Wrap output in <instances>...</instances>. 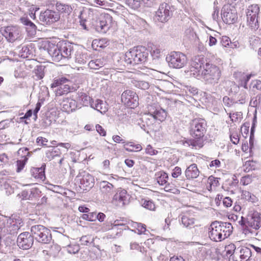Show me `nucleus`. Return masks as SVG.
<instances>
[{
    "mask_svg": "<svg viewBox=\"0 0 261 261\" xmlns=\"http://www.w3.org/2000/svg\"><path fill=\"white\" fill-rule=\"evenodd\" d=\"M158 183L161 186L166 185L168 179V175L167 173L161 171L155 174Z\"/></svg>",
    "mask_w": 261,
    "mask_h": 261,
    "instance_id": "c9c22d12",
    "label": "nucleus"
},
{
    "mask_svg": "<svg viewBox=\"0 0 261 261\" xmlns=\"http://www.w3.org/2000/svg\"><path fill=\"white\" fill-rule=\"evenodd\" d=\"M61 250V247L58 244H53L47 250L42 251L43 255L44 256L45 259L50 261L51 258H55L58 256Z\"/></svg>",
    "mask_w": 261,
    "mask_h": 261,
    "instance_id": "412c9836",
    "label": "nucleus"
},
{
    "mask_svg": "<svg viewBox=\"0 0 261 261\" xmlns=\"http://www.w3.org/2000/svg\"><path fill=\"white\" fill-rule=\"evenodd\" d=\"M125 4L134 10H137L141 6V2L137 0H125Z\"/></svg>",
    "mask_w": 261,
    "mask_h": 261,
    "instance_id": "de8ad7c7",
    "label": "nucleus"
},
{
    "mask_svg": "<svg viewBox=\"0 0 261 261\" xmlns=\"http://www.w3.org/2000/svg\"><path fill=\"white\" fill-rule=\"evenodd\" d=\"M47 52L55 62H59L63 59L58 44L49 46L47 48Z\"/></svg>",
    "mask_w": 261,
    "mask_h": 261,
    "instance_id": "393cba45",
    "label": "nucleus"
},
{
    "mask_svg": "<svg viewBox=\"0 0 261 261\" xmlns=\"http://www.w3.org/2000/svg\"><path fill=\"white\" fill-rule=\"evenodd\" d=\"M240 249L242 254L241 259H237V261H246L249 259L252 254L251 250L246 247H243Z\"/></svg>",
    "mask_w": 261,
    "mask_h": 261,
    "instance_id": "a19ab883",
    "label": "nucleus"
},
{
    "mask_svg": "<svg viewBox=\"0 0 261 261\" xmlns=\"http://www.w3.org/2000/svg\"><path fill=\"white\" fill-rule=\"evenodd\" d=\"M129 195L125 190H117L109 201L113 205L118 207H123L129 203Z\"/></svg>",
    "mask_w": 261,
    "mask_h": 261,
    "instance_id": "ddd939ff",
    "label": "nucleus"
},
{
    "mask_svg": "<svg viewBox=\"0 0 261 261\" xmlns=\"http://www.w3.org/2000/svg\"><path fill=\"white\" fill-rule=\"evenodd\" d=\"M112 18L110 15L107 14L96 20L92 25L96 31L105 34L111 27Z\"/></svg>",
    "mask_w": 261,
    "mask_h": 261,
    "instance_id": "f8f14e48",
    "label": "nucleus"
},
{
    "mask_svg": "<svg viewBox=\"0 0 261 261\" xmlns=\"http://www.w3.org/2000/svg\"><path fill=\"white\" fill-rule=\"evenodd\" d=\"M107 63V59L105 57H100L89 62V66L92 69H97L104 66Z\"/></svg>",
    "mask_w": 261,
    "mask_h": 261,
    "instance_id": "2f4dec72",
    "label": "nucleus"
},
{
    "mask_svg": "<svg viewBox=\"0 0 261 261\" xmlns=\"http://www.w3.org/2000/svg\"><path fill=\"white\" fill-rule=\"evenodd\" d=\"M75 61L80 64H85L86 62V57L84 55L77 54L75 55Z\"/></svg>",
    "mask_w": 261,
    "mask_h": 261,
    "instance_id": "774afa93",
    "label": "nucleus"
},
{
    "mask_svg": "<svg viewBox=\"0 0 261 261\" xmlns=\"http://www.w3.org/2000/svg\"><path fill=\"white\" fill-rule=\"evenodd\" d=\"M207 123L204 119L195 118L190 123V133L193 139L185 140L183 144L192 148L203 146L204 136L206 132Z\"/></svg>",
    "mask_w": 261,
    "mask_h": 261,
    "instance_id": "f257e3e1",
    "label": "nucleus"
},
{
    "mask_svg": "<svg viewBox=\"0 0 261 261\" xmlns=\"http://www.w3.org/2000/svg\"><path fill=\"white\" fill-rule=\"evenodd\" d=\"M78 107L77 103L75 100L72 99H67L63 101V111L69 113L75 110Z\"/></svg>",
    "mask_w": 261,
    "mask_h": 261,
    "instance_id": "c85d7f7f",
    "label": "nucleus"
},
{
    "mask_svg": "<svg viewBox=\"0 0 261 261\" xmlns=\"http://www.w3.org/2000/svg\"><path fill=\"white\" fill-rule=\"evenodd\" d=\"M34 238L32 233L24 232L20 233L17 240V243L20 248L27 250L30 248L33 244Z\"/></svg>",
    "mask_w": 261,
    "mask_h": 261,
    "instance_id": "dca6fc26",
    "label": "nucleus"
},
{
    "mask_svg": "<svg viewBox=\"0 0 261 261\" xmlns=\"http://www.w3.org/2000/svg\"><path fill=\"white\" fill-rule=\"evenodd\" d=\"M87 214H84L81 216V218L89 221H94L96 220V213L91 212L87 213Z\"/></svg>",
    "mask_w": 261,
    "mask_h": 261,
    "instance_id": "4d7b16f0",
    "label": "nucleus"
},
{
    "mask_svg": "<svg viewBox=\"0 0 261 261\" xmlns=\"http://www.w3.org/2000/svg\"><path fill=\"white\" fill-rule=\"evenodd\" d=\"M259 12V7L257 4H253L249 6L246 12L247 16H258Z\"/></svg>",
    "mask_w": 261,
    "mask_h": 261,
    "instance_id": "ea45409f",
    "label": "nucleus"
},
{
    "mask_svg": "<svg viewBox=\"0 0 261 261\" xmlns=\"http://www.w3.org/2000/svg\"><path fill=\"white\" fill-rule=\"evenodd\" d=\"M18 154L21 156V159H23L24 157H28L31 156V153L29 151V149L27 147L21 148L17 151Z\"/></svg>",
    "mask_w": 261,
    "mask_h": 261,
    "instance_id": "bf43d9fd",
    "label": "nucleus"
},
{
    "mask_svg": "<svg viewBox=\"0 0 261 261\" xmlns=\"http://www.w3.org/2000/svg\"><path fill=\"white\" fill-rule=\"evenodd\" d=\"M241 225L243 226V233L245 234L252 233L253 229L257 230L261 226L260 214L256 211L250 212L246 218L241 217V220L239 221Z\"/></svg>",
    "mask_w": 261,
    "mask_h": 261,
    "instance_id": "20e7f679",
    "label": "nucleus"
},
{
    "mask_svg": "<svg viewBox=\"0 0 261 261\" xmlns=\"http://www.w3.org/2000/svg\"><path fill=\"white\" fill-rule=\"evenodd\" d=\"M142 205L146 209L151 211H154L155 208L154 204L150 200H145L143 203Z\"/></svg>",
    "mask_w": 261,
    "mask_h": 261,
    "instance_id": "0e129e2a",
    "label": "nucleus"
},
{
    "mask_svg": "<svg viewBox=\"0 0 261 261\" xmlns=\"http://www.w3.org/2000/svg\"><path fill=\"white\" fill-rule=\"evenodd\" d=\"M148 57V51L140 46L130 49L125 54L124 61L127 64L137 65L146 62Z\"/></svg>",
    "mask_w": 261,
    "mask_h": 261,
    "instance_id": "f03ea898",
    "label": "nucleus"
},
{
    "mask_svg": "<svg viewBox=\"0 0 261 261\" xmlns=\"http://www.w3.org/2000/svg\"><path fill=\"white\" fill-rule=\"evenodd\" d=\"M58 45L62 54V58L67 59L70 58L72 54L73 53V45L68 42H65L58 43Z\"/></svg>",
    "mask_w": 261,
    "mask_h": 261,
    "instance_id": "4be33fe9",
    "label": "nucleus"
},
{
    "mask_svg": "<svg viewBox=\"0 0 261 261\" xmlns=\"http://www.w3.org/2000/svg\"><path fill=\"white\" fill-rule=\"evenodd\" d=\"M118 220H116L114 221V223L113 224L111 223L110 225L109 224L108 227H107L105 229H112L113 230L116 229L117 231L116 232L115 237L116 236H120L121 234V233L123 230L122 228H119V227H124L125 225L123 224H119Z\"/></svg>",
    "mask_w": 261,
    "mask_h": 261,
    "instance_id": "4c0bfd02",
    "label": "nucleus"
},
{
    "mask_svg": "<svg viewBox=\"0 0 261 261\" xmlns=\"http://www.w3.org/2000/svg\"><path fill=\"white\" fill-rule=\"evenodd\" d=\"M132 226L137 230V233L139 234L144 233L146 230V225L142 223L134 222L132 224Z\"/></svg>",
    "mask_w": 261,
    "mask_h": 261,
    "instance_id": "8fccbe9b",
    "label": "nucleus"
},
{
    "mask_svg": "<svg viewBox=\"0 0 261 261\" xmlns=\"http://www.w3.org/2000/svg\"><path fill=\"white\" fill-rule=\"evenodd\" d=\"M221 13L222 19L227 24L234 23L238 19L236 10L232 9L230 5H224L222 8Z\"/></svg>",
    "mask_w": 261,
    "mask_h": 261,
    "instance_id": "2eb2a0df",
    "label": "nucleus"
},
{
    "mask_svg": "<svg viewBox=\"0 0 261 261\" xmlns=\"http://www.w3.org/2000/svg\"><path fill=\"white\" fill-rule=\"evenodd\" d=\"M62 152L60 148L57 147H52L48 149L45 152L46 158L49 161L55 160L57 158H60L58 161V163L60 165L62 164L64 160V158H61Z\"/></svg>",
    "mask_w": 261,
    "mask_h": 261,
    "instance_id": "aec40b11",
    "label": "nucleus"
},
{
    "mask_svg": "<svg viewBox=\"0 0 261 261\" xmlns=\"http://www.w3.org/2000/svg\"><path fill=\"white\" fill-rule=\"evenodd\" d=\"M220 44L223 47H229L230 43V38L226 36H223L220 38Z\"/></svg>",
    "mask_w": 261,
    "mask_h": 261,
    "instance_id": "69168bd1",
    "label": "nucleus"
},
{
    "mask_svg": "<svg viewBox=\"0 0 261 261\" xmlns=\"http://www.w3.org/2000/svg\"><path fill=\"white\" fill-rule=\"evenodd\" d=\"M95 12L93 10L90 8H84L81 12L80 15V19H87V20H90L93 19L95 15Z\"/></svg>",
    "mask_w": 261,
    "mask_h": 261,
    "instance_id": "f704fd0d",
    "label": "nucleus"
},
{
    "mask_svg": "<svg viewBox=\"0 0 261 261\" xmlns=\"http://www.w3.org/2000/svg\"><path fill=\"white\" fill-rule=\"evenodd\" d=\"M56 11L62 13L69 15L72 11L73 9L71 6L68 4H65L57 2L56 4Z\"/></svg>",
    "mask_w": 261,
    "mask_h": 261,
    "instance_id": "473e14b6",
    "label": "nucleus"
},
{
    "mask_svg": "<svg viewBox=\"0 0 261 261\" xmlns=\"http://www.w3.org/2000/svg\"><path fill=\"white\" fill-rule=\"evenodd\" d=\"M147 117L146 118V123L148 126L151 125L155 122L164 121L167 117L166 111L162 109L159 105L153 103L148 106Z\"/></svg>",
    "mask_w": 261,
    "mask_h": 261,
    "instance_id": "39448f33",
    "label": "nucleus"
},
{
    "mask_svg": "<svg viewBox=\"0 0 261 261\" xmlns=\"http://www.w3.org/2000/svg\"><path fill=\"white\" fill-rule=\"evenodd\" d=\"M248 99V95L246 90L242 89L236 93L233 97L235 103H245Z\"/></svg>",
    "mask_w": 261,
    "mask_h": 261,
    "instance_id": "7c9ffc66",
    "label": "nucleus"
},
{
    "mask_svg": "<svg viewBox=\"0 0 261 261\" xmlns=\"http://www.w3.org/2000/svg\"><path fill=\"white\" fill-rule=\"evenodd\" d=\"M253 177V176L252 175L244 176L241 178L240 183L244 186H247L252 181Z\"/></svg>",
    "mask_w": 261,
    "mask_h": 261,
    "instance_id": "052dcab7",
    "label": "nucleus"
},
{
    "mask_svg": "<svg viewBox=\"0 0 261 261\" xmlns=\"http://www.w3.org/2000/svg\"><path fill=\"white\" fill-rule=\"evenodd\" d=\"M39 19L43 25H49L60 20V14L54 9H47L41 11Z\"/></svg>",
    "mask_w": 261,
    "mask_h": 261,
    "instance_id": "9d476101",
    "label": "nucleus"
},
{
    "mask_svg": "<svg viewBox=\"0 0 261 261\" xmlns=\"http://www.w3.org/2000/svg\"><path fill=\"white\" fill-rule=\"evenodd\" d=\"M219 224H221L220 227H221V231H223L222 233L223 239L228 238L230 236L232 232L233 227L230 223L229 222H223L219 221Z\"/></svg>",
    "mask_w": 261,
    "mask_h": 261,
    "instance_id": "72a5a7b5",
    "label": "nucleus"
},
{
    "mask_svg": "<svg viewBox=\"0 0 261 261\" xmlns=\"http://www.w3.org/2000/svg\"><path fill=\"white\" fill-rule=\"evenodd\" d=\"M22 225L23 222L19 217L12 215L11 218L8 220L6 226L3 227L0 226V235L4 236L7 233L14 234Z\"/></svg>",
    "mask_w": 261,
    "mask_h": 261,
    "instance_id": "0eeeda50",
    "label": "nucleus"
},
{
    "mask_svg": "<svg viewBox=\"0 0 261 261\" xmlns=\"http://www.w3.org/2000/svg\"><path fill=\"white\" fill-rule=\"evenodd\" d=\"M257 18L258 16L255 15L247 16L248 25L252 30H256L259 27Z\"/></svg>",
    "mask_w": 261,
    "mask_h": 261,
    "instance_id": "58836bf2",
    "label": "nucleus"
},
{
    "mask_svg": "<svg viewBox=\"0 0 261 261\" xmlns=\"http://www.w3.org/2000/svg\"><path fill=\"white\" fill-rule=\"evenodd\" d=\"M175 8L169 3H163L159 6L156 12L155 17L158 21L165 22L171 18Z\"/></svg>",
    "mask_w": 261,
    "mask_h": 261,
    "instance_id": "1a4fd4ad",
    "label": "nucleus"
},
{
    "mask_svg": "<svg viewBox=\"0 0 261 261\" xmlns=\"http://www.w3.org/2000/svg\"><path fill=\"white\" fill-rule=\"evenodd\" d=\"M202 70L196 67L191 66L190 70V74L197 79H201Z\"/></svg>",
    "mask_w": 261,
    "mask_h": 261,
    "instance_id": "5fc2aeb1",
    "label": "nucleus"
},
{
    "mask_svg": "<svg viewBox=\"0 0 261 261\" xmlns=\"http://www.w3.org/2000/svg\"><path fill=\"white\" fill-rule=\"evenodd\" d=\"M46 164L43 163L40 167H33L30 169L31 175L36 179L44 180L45 178V170Z\"/></svg>",
    "mask_w": 261,
    "mask_h": 261,
    "instance_id": "5701e85b",
    "label": "nucleus"
},
{
    "mask_svg": "<svg viewBox=\"0 0 261 261\" xmlns=\"http://www.w3.org/2000/svg\"><path fill=\"white\" fill-rule=\"evenodd\" d=\"M80 246L78 245H69L67 247V251L69 253L75 254L80 250Z\"/></svg>",
    "mask_w": 261,
    "mask_h": 261,
    "instance_id": "e2e57ef3",
    "label": "nucleus"
},
{
    "mask_svg": "<svg viewBox=\"0 0 261 261\" xmlns=\"http://www.w3.org/2000/svg\"><path fill=\"white\" fill-rule=\"evenodd\" d=\"M257 123L256 116L255 115L253 119V121L252 123V126L250 130V136L249 139L250 145L252 146L253 144V138H254V134L255 132V128L256 127Z\"/></svg>",
    "mask_w": 261,
    "mask_h": 261,
    "instance_id": "09e8293b",
    "label": "nucleus"
},
{
    "mask_svg": "<svg viewBox=\"0 0 261 261\" xmlns=\"http://www.w3.org/2000/svg\"><path fill=\"white\" fill-rule=\"evenodd\" d=\"M45 67L43 66H38L35 69V75L37 77L38 79H42L44 76V70Z\"/></svg>",
    "mask_w": 261,
    "mask_h": 261,
    "instance_id": "6e6d98bb",
    "label": "nucleus"
},
{
    "mask_svg": "<svg viewBox=\"0 0 261 261\" xmlns=\"http://www.w3.org/2000/svg\"><path fill=\"white\" fill-rule=\"evenodd\" d=\"M78 180L80 181V187L84 190L86 188H91L94 185L93 176L88 173H84L81 178V176H77V181Z\"/></svg>",
    "mask_w": 261,
    "mask_h": 261,
    "instance_id": "6ab92c4d",
    "label": "nucleus"
},
{
    "mask_svg": "<svg viewBox=\"0 0 261 261\" xmlns=\"http://www.w3.org/2000/svg\"><path fill=\"white\" fill-rule=\"evenodd\" d=\"M220 226L221 224H219V221H216L212 222L209 227L208 235L212 241L219 242L224 240Z\"/></svg>",
    "mask_w": 261,
    "mask_h": 261,
    "instance_id": "f3484780",
    "label": "nucleus"
},
{
    "mask_svg": "<svg viewBox=\"0 0 261 261\" xmlns=\"http://www.w3.org/2000/svg\"><path fill=\"white\" fill-rule=\"evenodd\" d=\"M91 106L101 113H104L107 111L106 103L100 99H97L95 103L93 101L91 104Z\"/></svg>",
    "mask_w": 261,
    "mask_h": 261,
    "instance_id": "e433bc0d",
    "label": "nucleus"
},
{
    "mask_svg": "<svg viewBox=\"0 0 261 261\" xmlns=\"http://www.w3.org/2000/svg\"><path fill=\"white\" fill-rule=\"evenodd\" d=\"M31 232L34 240L42 244H49L52 241L50 230L43 225L38 224L31 227Z\"/></svg>",
    "mask_w": 261,
    "mask_h": 261,
    "instance_id": "423d86ee",
    "label": "nucleus"
},
{
    "mask_svg": "<svg viewBox=\"0 0 261 261\" xmlns=\"http://www.w3.org/2000/svg\"><path fill=\"white\" fill-rule=\"evenodd\" d=\"M228 248L233 250V257L236 259V261H237V259H241L242 254L241 250L240 248H236L235 245L233 244L228 245Z\"/></svg>",
    "mask_w": 261,
    "mask_h": 261,
    "instance_id": "a18cd8bd",
    "label": "nucleus"
},
{
    "mask_svg": "<svg viewBox=\"0 0 261 261\" xmlns=\"http://www.w3.org/2000/svg\"><path fill=\"white\" fill-rule=\"evenodd\" d=\"M28 160V157H24L23 159L18 160L16 162V171L20 172L24 167V166Z\"/></svg>",
    "mask_w": 261,
    "mask_h": 261,
    "instance_id": "3c124183",
    "label": "nucleus"
},
{
    "mask_svg": "<svg viewBox=\"0 0 261 261\" xmlns=\"http://www.w3.org/2000/svg\"><path fill=\"white\" fill-rule=\"evenodd\" d=\"M234 76L236 78H239V88L243 87L245 89H247V83L251 77V74H245L244 73L241 72H235Z\"/></svg>",
    "mask_w": 261,
    "mask_h": 261,
    "instance_id": "bb28decb",
    "label": "nucleus"
},
{
    "mask_svg": "<svg viewBox=\"0 0 261 261\" xmlns=\"http://www.w3.org/2000/svg\"><path fill=\"white\" fill-rule=\"evenodd\" d=\"M166 61L170 67L180 69L186 65L187 58L181 52L172 51L167 56Z\"/></svg>",
    "mask_w": 261,
    "mask_h": 261,
    "instance_id": "6e6552de",
    "label": "nucleus"
},
{
    "mask_svg": "<svg viewBox=\"0 0 261 261\" xmlns=\"http://www.w3.org/2000/svg\"><path fill=\"white\" fill-rule=\"evenodd\" d=\"M80 242L82 245H90L93 244L94 238L90 235L84 236L81 237Z\"/></svg>",
    "mask_w": 261,
    "mask_h": 261,
    "instance_id": "49530a36",
    "label": "nucleus"
},
{
    "mask_svg": "<svg viewBox=\"0 0 261 261\" xmlns=\"http://www.w3.org/2000/svg\"><path fill=\"white\" fill-rule=\"evenodd\" d=\"M20 22L25 27V30L30 35L36 34L37 27L27 16H23L20 18Z\"/></svg>",
    "mask_w": 261,
    "mask_h": 261,
    "instance_id": "b1692460",
    "label": "nucleus"
},
{
    "mask_svg": "<svg viewBox=\"0 0 261 261\" xmlns=\"http://www.w3.org/2000/svg\"><path fill=\"white\" fill-rule=\"evenodd\" d=\"M76 98L80 104L83 106H88L92 103V99L90 96L84 92H78Z\"/></svg>",
    "mask_w": 261,
    "mask_h": 261,
    "instance_id": "c756f323",
    "label": "nucleus"
},
{
    "mask_svg": "<svg viewBox=\"0 0 261 261\" xmlns=\"http://www.w3.org/2000/svg\"><path fill=\"white\" fill-rule=\"evenodd\" d=\"M181 222L186 227L191 228L194 224V219L187 215H184L181 218Z\"/></svg>",
    "mask_w": 261,
    "mask_h": 261,
    "instance_id": "37998d69",
    "label": "nucleus"
},
{
    "mask_svg": "<svg viewBox=\"0 0 261 261\" xmlns=\"http://www.w3.org/2000/svg\"><path fill=\"white\" fill-rule=\"evenodd\" d=\"M242 198L251 202H254L256 200V197L255 195L251 193L250 192L243 190L242 192Z\"/></svg>",
    "mask_w": 261,
    "mask_h": 261,
    "instance_id": "c03bdc74",
    "label": "nucleus"
},
{
    "mask_svg": "<svg viewBox=\"0 0 261 261\" xmlns=\"http://www.w3.org/2000/svg\"><path fill=\"white\" fill-rule=\"evenodd\" d=\"M150 53L153 58H159L161 55V49L156 46H154L152 48Z\"/></svg>",
    "mask_w": 261,
    "mask_h": 261,
    "instance_id": "338daca9",
    "label": "nucleus"
},
{
    "mask_svg": "<svg viewBox=\"0 0 261 261\" xmlns=\"http://www.w3.org/2000/svg\"><path fill=\"white\" fill-rule=\"evenodd\" d=\"M134 84L136 87L143 90L148 89L149 87V83L143 81H135Z\"/></svg>",
    "mask_w": 261,
    "mask_h": 261,
    "instance_id": "864d4df0",
    "label": "nucleus"
},
{
    "mask_svg": "<svg viewBox=\"0 0 261 261\" xmlns=\"http://www.w3.org/2000/svg\"><path fill=\"white\" fill-rule=\"evenodd\" d=\"M20 30L16 26H8L2 32L3 35L9 42H14L20 37Z\"/></svg>",
    "mask_w": 261,
    "mask_h": 261,
    "instance_id": "a211bd4d",
    "label": "nucleus"
},
{
    "mask_svg": "<svg viewBox=\"0 0 261 261\" xmlns=\"http://www.w3.org/2000/svg\"><path fill=\"white\" fill-rule=\"evenodd\" d=\"M34 50L32 44L23 45L19 51V56L22 58L31 59L34 56Z\"/></svg>",
    "mask_w": 261,
    "mask_h": 261,
    "instance_id": "cd10ccee",
    "label": "nucleus"
},
{
    "mask_svg": "<svg viewBox=\"0 0 261 261\" xmlns=\"http://www.w3.org/2000/svg\"><path fill=\"white\" fill-rule=\"evenodd\" d=\"M66 86L67 85H65L64 86V88L60 87L59 88H57V89L55 90V92H56V94L57 96H61L62 95L64 94L65 93H68L69 90V88L66 87Z\"/></svg>",
    "mask_w": 261,
    "mask_h": 261,
    "instance_id": "680f3d73",
    "label": "nucleus"
},
{
    "mask_svg": "<svg viewBox=\"0 0 261 261\" xmlns=\"http://www.w3.org/2000/svg\"><path fill=\"white\" fill-rule=\"evenodd\" d=\"M29 191V195L28 199L32 200L33 198H37L39 197L41 191L36 188L31 189Z\"/></svg>",
    "mask_w": 261,
    "mask_h": 261,
    "instance_id": "603ef678",
    "label": "nucleus"
},
{
    "mask_svg": "<svg viewBox=\"0 0 261 261\" xmlns=\"http://www.w3.org/2000/svg\"><path fill=\"white\" fill-rule=\"evenodd\" d=\"M203 65L204 64L203 61L199 57H196L191 64V66L196 67L200 70H201L202 67H203Z\"/></svg>",
    "mask_w": 261,
    "mask_h": 261,
    "instance_id": "13d9d810",
    "label": "nucleus"
},
{
    "mask_svg": "<svg viewBox=\"0 0 261 261\" xmlns=\"http://www.w3.org/2000/svg\"><path fill=\"white\" fill-rule=\"evenodd\" d=\"M202 81L207 85H215L218 84L221 76L220 68L212 63H206L201 71Z\"/></svg>",
    "mask_w": 261,
    "mask_h": 261,
    "instance_id": "7ed1b4c3",
    "label": "nucleus"
},
{
    "mask_svg": "<svg viewBox=\"0 0 261 261\" xmlns=\"http://www.w3.org/2000/svg\"><path fill=\"white\" fill-rule=\"evenodd\" d=\"M220 178L215 177L212 175L210 176L207 179V183L209 186H207L208 190L212 189V187L216 188L219 186Z\"/></svg>",
    "mask_w": 261,
    "mask_h": 261,
    "instance_id": "79ce46f5",
    "label": "nucleus"
},
{
    "mask_svg": "<svg viewBox=\"0 0 261 261\" xmlns=\"http://www.w3.org/2000/svg\"><path fill=\"white\" fill-rule=\"evenodd\" d=\"M185 174L187 179L197 178L199 175V171L196 164L190 165L185 170Z\"/></svg>",
    "mask_w": 261,
    "mask_h": 261,
    "instance_id": "a878e982",
    "label": "nucleus"
},
{
    "mask_svg": "<svg viewBox=\"0 0 261 261\" xmlns=\"http://www.w3.org/2000/svg\"><path fill=\"white\" fill-rule=\"evenodd\" d=\"M121 101L126 106L134 109L139 105V97L135 91L126 90L121 94Z\"/></svg>",
    "mask_w": 261,
    "mask_h": 261,
    "instance_id": "9b49d317",
    "label": "nucleus"
},
{
    "mask_svg": "<svg viewBox=\"0 0 261 261\" xmlns=\"http://www.w3.org/2000/svg\"><path fill=\"white\" fill-rule=\"evenodd\" d=\"M99 188L102 197L106 201H109L117 191L112 184L106 180L100 182Z\"/></svg>",
    "mask_w": 261,
    "mask_h": 261,
    "instance_id": "4468645a",
    "label": "nucleus"
}]
</instances>
